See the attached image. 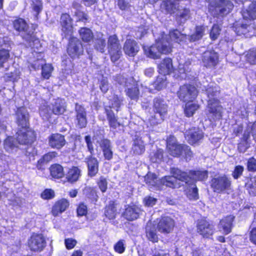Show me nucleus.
Wrapping results in <instances>:
<instances>
[{
    "mask_svg": "<svg viewBox=\"0 0 256 256\" xmlns=\"http://www.w3.org/2000/svg\"><path fill=\"white\" fill-rule=\"evenodd\" d=\"M206 28L203 26L196 28L195 32L192 36H186L181 34L178 30H175L170 32L169 36L164 32L160 34V37L156 39V44L151 46H144L143 48L145 54L148 58L156 59L160 57V54H167L171 52L170 41L178 44L186 42L188 37L190 42H194L200 39L204 36Z\"/></svg>",
    "mask_w": 256,
    "mask_h": 256,
    "instance_id": "f257e3e1",
    "label": "nucleus"
},
{
    "mask_svg": "<svg viewBox=\"0 0 256 256\" xmlns=\"http://www.w3.org/2000/svg\"><path fill=\"white\" fill-rule=\"evenodd\" d=\"M28 115L26 108H18L16 119L20 130L16 133L17 140L16 141L12 136L7 137L4 142V148L6 152L13 153L16 152L18 148V144H27L34 140L36 134L34 131L28 126Z\"/></svg>",
    "mask_w": 256,
    "mask_h": 256,
    "instance_id": "f03ea898",
    "label": "nucleus"
},
{
    "mask_svg": "<svg viewBox=\"0 0 256 256\" xmlns=\"http://www.w3.org/2000/svg\"><path fill=\"white\" fill-rule=\"evenodd\" d=\"M202 90L206 91L209 98L208 104V118L210 122L220 120L222 116V107L220 104L218 100L215 98L219 93V88L214 84L212 83L207 88L204 86Z\"/></svg>",
    "mask_w": 256,
    "mask_h": 256,
    "instance_id": "7ed1b4c3",
    "label": "nucleus"
},
{
    "mask_svg": "<svg viewBox=\"0 0 256 256\" xmlns=\"http://www.w3.org/2000/svg\"><path fill=\"white\" fill-rule=\"evenodd\" d=\"M208 12L214 17L224 16L231 12L234 4L228 0H206Z\"/></svg>",
    "mask_w": 256,
    "mask_h": 256,
    "instance_id": "20e7f679",
    "label": "nucleus"
},
{
    "mask_svg": "<svg viewBox=\"0 0 256 256\" xmlns=\"http://www.w3.org/2000/svg\"><path fill=\"white\" fill-rule=\"evenodd\" d=\"M170 173L172 174V176H165L160 180V189L162 188L163 186L172 188H179L180 184L178 180L185 182H188V176L186 172L173 168L170 169Z\"/></svg>",
    "mask_w": 256,
    "mask_h": 256,
    "instance_id": "39448f33",
    "label": "nucleus"
},
{
    "mask_svg": "<svg viewBox=\"0 0 256 256\" xmlns=\"http://www.w3.org/2000/svg\"><path fill=\"white\" fill-rule=\"evenodd\" d=\"M158 68L159 72L162 75L157 78L152 86L155 90H160L166 85V75L170 74L173 70L172 60L170 58L164 59L158 65Z\"/></svg>",
    "mask_w": 256,
    "mask_h": 256,
    "instance_id": "423d86ee",
    "label": "nucleus"
},
{
    "mask_svg": "<svg viewBox=\"0 0 256 256\" xmlns=\"http://www.w3.org/2000/svg\"><path fill=\"white\" fill-rule=\"evenodd\" d=\"M154 116H152L148 120V127L154 126L160 123L164 120L168 111V106L166 102L160 98H156L154 100Z\"/></svg>",
    "mask_w": 256,
    "mask_h": 256,
    "instance_id": "0eeeda50",
    "label": "nucleus"
},
{
    "mask_svg": "<svg viewBox=\"0 0 256 256\" xmlns=\"http://www.w3.org/2000/svg\"><path fill=\"white\" fill-rule=\"evenodd\" d=\"M198 94L196 88L190 84H184L181 86L178 96L179 98L184 102L192 101Z\"/></svg>",
    "mask_w": 256,
    "mask_h": 256,
    "instance_id": "6e6552de",
    "label": "nucleus"
},
{
    "mask_svg": "<svg viewBox=\"0 0 256 256\" xmlns=\"http://www.w3.org/2000/svg\"><path fill=\"white\" fill-rule=\"evenodd\" d=\"M108 49L112 62H114L120 58L122 52L121 47L116 35H112L109 37Z\"/></svg>",
    "mask_w": 256,
    "mask_h": 256,
    "instance_id": "1a4fd4ad",
    "label": "nucleus"
},
{
    "mask_svg": "<svg viewBox=\"0 0 256 256\" xmlns=\"http://www.w3.org/2000/svg\"><path fill=\"white\" fill-rule=\"evenodd\" d=\"M116 81L121 85H124L126 86H128L129 84H132L134 87L132 88H128L126 91V95L131 99L136 100L138 98V90L137 87V84L133 80V79L130 78L128 80L122 76H120L117 78Z\"/></svg>",
    "mask_w": 256,
    "mask_h": 256,
    "instance_id": "9d476101",
    "label": "nucleus"
},
{
    "mask_svg": "<svg viewBox=\"0 0 256 256\" xmlns=\"http://www.w3.org/2000/svg\"><path fill=\"white\" fill-rule=\"evenodd\" d=\"M46 245V240L41 234H32L28 242V247L30 250L34 252L42 251Z\"/></svg>",
    "mask_w": 256,
    "mask_h": 256,
    "instance_id": "9b49d317",
    "label": "nucleus"
},
{
    "mask_svg": "<svg viewBox=\"0 0 256 256\" xmlns=\"http://www.w3.org/2000/svg\"><path fill=\"white\" fill-rule=\"evenodd\" d=\"M230 182L226 176L214 178L212 180L211 186L214 192H220L229 188Z\"/></svg>",
    "mask_w": 256,
    "mask_h": 256,
    "instance_id": "f8f14e48",
    "label": "nucleus"
},
{
    "mask_svg": "<svg viewBox=\"0 0 256 256\" xmlns=\"http://www.w3.org/2000/svg\"><path fill=\"white\" fill-rule=\"evenodd\" d=\"M24 39L26 42V45L30 47L32 49L38 54V57H42V54L40 51L41 48V44L39 40L36 38L33 32H30L26 36H24Z\"/></svg>",
    "mask_w": 256,
    "mask_h": 256,
    "instance_id": "ddd939ff",
    "label": "nucleus"
},
{
    "mask_svg": "<svg viewBox=\"0 0 256 256\" xmlns=\"http://www.w3.org/2000/svg\"><path fill=\"white\" fill-rule=\"evenodd\" d=\"M83 52L82 45L76 38H70L68 48V53L72 58L78 57Z\"/></svg>",
    "mask_w": 256,
    "mask_h": 256,
    "instance_id": "4468645a",
    "label": "nucleus"
},
{
    "mask_svg": "<svg viewBox=\"0 0 256 256\" xmlns=\"http://www.w3.org/2000/svg\"><path fill=\"white\" fill-rule=\"evenodd\" d=\"M183 146L184 145L177 143L176 138L174 136H170L167 140L168 152L173 156H178L182 154Z\"/></svg>",
    "mask_w": 256,
    "mask_h": 256,
    "instance_id": "2eb2a0df",
    "label": "nucleus"
},
{
    "mask_svg": "<svg viewBox=\"0 0 256 256\" xmlns=\"http://www.w3.org/2000/svg\"><path fill=\"white\" fill-rule=\"evenodd\" d=\"M60 26L62 34L65 37L71 36L73 32L72 20L69 14H64L62 15L60 20Z\"/></svg>",
    "mask_w": 256,
    "mask_h": 256,
    "instance_id": "dca6fc26",
    "label": "nucleus"
},
{
    "mask_svg": "<svg viewBox=\"0 0 256 256\" xmlns=\"http://www.w3.org/2000/svg\"><path fill=\"white\" fill-rule=\"evenodd\" d=\"M198 232L204 237L209 238L214 232V226L206 220H200L197 225Z\"/></svg>",
    "mask_w": 256,
    "mask_h": 256,
    "instance_id": "f3484780",
    "label": "nucleus"
},
{
    "mask_svg": "<svg viewBox=\"0 0 256 256\" xmlns=\"http://www.w3.org/2000/svg\"><path fill=\"white\" fill-rule=\"evenodd\" d=\"M174 226V220L168 216L162 217L160 220L157 228L161 232L168 233L172 230Z\"/></svg>",
    "mask_w": 256,
    "mask_h": 256,
    "instance_id": "a211bd4d",
    "label": "nucleus"
},
{
    "mask_svg": "<svg viewBox=\"0 0 256 256\" xmlns=\"http://www.w3.org/2000/svg\"><path fill=\"white\" fill-rule=\"evenodd\" d=\"M202 62L205 66H214L218 62V54L213 50L205 52L203 54Z\"/></svg>",
    "mask_w": 256,
    "mask_h": 256,
    "instance_id": "6ab92c4d",
    "label": "nucleus"
},
{
    "mask_svg": "<svg viewBox=\"0 0 256 256\" xmlns=\"http://www.w3.org/2000/svg\"><path fill=\"white\" fill-rule=\"evenodd\" d=\"M203 132L198 128H194L186 131L185 134L186 138L192 144H196L202 138Z\"/></svg>",
    "mask_w": 256,
    "mask_h": 256,
    "instance_id": "aec40b11",
    "label": "nucleus"
},
{
    "mask_svg": "<svg viewBox=\"0 0 256 256\" xmlns=\"http://www.w3.org/2000/svg\"><path fill=\"white\" fill-rule=\"evenodd\" d=\"M141 212L140 208L138 206H128L126 208L123 214L126 220H133L138 218Z\"/></svg>",
    "mask_w": 256,
    "mask_h": 256,
    "instance_id": "412c9836",
    "label": "nucleus"
},
{
    "mask_svg": "<svg viewBox=\"0 0 256 256\" xmlns=\"http://www.w3.org/2000/svg\"><path fill=\"white\" fill-rule=\"evenodd\" d=\"M49 145L52 148L60 149L66 144L64 136L61 134H52L48 138Z\"/></svg>",
    "mask_w": 256,
    "mask_h": 256,
    "instance_id": "4be33fe9",
    "label": "nucleus"
},
{
    "mask_svg": "<svg viewBox=\"0 0 256 256\" xmlns=\"http://www.w3.org/2000/svg\"><path fill=\"white\" fill-rule=\"evenodd\" d=\"M188 178L186 184H189L190 180L194 181H203L207 179L208 172L205 170H190L188 173Z\"/></svg>",
    "mask_w": 256,
    "mask_h": 256,
    "instance_id": "5701e85b",
    "label": "nucleus"
},
{
    "mask_svg": "<svg viewBox=\"0 0 256 256\" xmlns=\"http://www.w3.org/2000/svg\"><path fill=\"white\" fill-rule=\"evenodd\" d=\"M139 50V47L136 41L132 40H127L124 46L125 54L129 56H134Z\"/></svg>",
    "mask_w": 256,
    "mask_h": 256,
    "instance_id": "b1692460",
    "label": "nucleus"
},
{
    "mask_svg": "<svg viewBox=\"0 0 256 256\" xmlns=\"http://www.w3.org/2000/svg\"><path fill=\"white\" fill-rule=\"evenodd\" d=\"M234 220V216L231 215L222 218L218 225L220 230L224 234H229L231 232Z\"/></svg>",
    "mask_w": 256,
    "mask_h": 256,
    "instance_id": "393cba45",
    "label": "nucleus"
},
{
    "mask_svg": "<svg viewBox=\"0 0 256 256\" xmlns=\"http://www.w3.org/2000/svg\"><path fill=\"white\" fill-rule=\"evenodd\" d=\"M52 112L54 114H63L66 110V102L62 98H58L54 100L52 103Z\"/></svg>",
    "mask_w": 256,
    "mask_h": 256,
    "instance_id": "a878e982",
    "label": "nucleus"
},
{
    "mask_svg": "<svg viewBox=\"0 0 256 256\" xmlns=\"http://www.w3.org/2000/svg\"><path fill=\"white\" fill-rule=\"evenodd\" d=\"M76 120L78 126L80 128L85 127L87 124V120L84 108L80 105L76 104Z\"/></svg>",
    "mask_w": 256,
    "mask_h": 256,
    "instance_id": "bb28decb",
    "label": "nucleus"
},
{
    "mask_svg": "<svg viewBox=\"0 0 256 256\" xmlns=\"http://www.w3.org/2000/svg\"><path fill=\"white\" fill-rule=\"evenodd\" d=\"M69 206V202L66 199L57 201L53 206L52 210V214L56 216L64 212Z\"/></svg>",
    "mask_w": 256,
    "mask_h": 256,
    "instance_id": "cd10ccee",
    "label": "nucleus"
},
{
    "mask_svg": "<svg viewBox=\"0 0 256 256\" xmlns=\"http://www.w3.org/2000/svg\"><path fill=\"white\" fill-rule=\"evenodd\" d=\"M144 180L150 188L153 190H160V180H157L156 175L148 172L144 177Z\"/></svg>",
    "mask_w": 256,
    "mask_h": 256,
    "instance_id": "c85d7f7f",
    "label": "nucleus"
},
{
    "mask_svg": "<svg viewBox=\"0 0 256 256\" xmlns=\"http://www.w3.org/2000/svg\"><path fill=\"white\" fill-rule=\"evenodd\" d=\"M87 165L88 175L91 177L95 176L98 170V162L96 158L92 156L88 158Z\"/></svg>",
    "mask_w": 256,
    "mask_h": 256,
    "instance_id": "c756f323",
    "label": "nucleus"
},
{
    "mask_svg": "<svg viewBox=\"0 0 256 256\" xmlns=\"http://www.w3.org/2000/svg\"><path fill=\"white\" fill-rule=\"evenodd\" d=\"M100 146L103 151L104 156L106 159L110 160L112 158L110 141L108 140H104L102 141Z\"/></svg>",
    "mask_w": 256,
    "mask_h": 256,
    "instance_id": "7c9ffc66",
    "label": "nucleus"
},
{
    "mask_svg": "<svg viewBox=\"0 0 256 256\" xmlns=\"http://www.w3.org/2000/svg\"><path fill=\"white\" fill-rule=\"evenodd\" d=\"M145 150L144 144L140 138H136L132 144V151L135 154H143Z\"/></svg>",
    "mask_w": 256,
    "mask_h": 256,
    "instance_id": "2f4dec72",
    "label": "nucleus"
},
{
    "mask_svg": "<svg viewBox=\"0 0 256 256\" xmlns=\"http://www.w3.org/2000/svg\"><path fill=\"white\" fill-rule=\"evenodd\" d=\"M242 16L244 19H256V2H253L248 9L244 10Z\"/></svg>",
    "mask_w": 256,
    "mask_h": 256,
    "instance_id": "473e14b6",
    "label": "nucleus"
},
{
    "mask_svg": "<svg viewBox=\"0 0 256 256\" xmlns=\"http://www.w3.org/2000/svg\"><path fill=\"white\" fill-rule=\"evenodd\" d=\"M81 171L79 168L76 166H72L70 168L66 178L68 181L70 182H74L78 180L80 176Z\"/></svg>",
    "mask_w": 256,
    "mask_h": 256,
    "instance_id": "72a5a7b5",
    "label": "nucleus"
},
{
    "mask_svg": "<svg viewBox=\"0 0 256 256\" xmlns=\"http://www.w3.org/2000/svg\"><path fill=\"white\" fill-rule=\"evenodd\" d=\"M192 101L188 102L184 108L185 115L188 117L192 116L195 112L200 108V106L196 102H192Z\"/></svg>",
    "mask_w": 256,
    "mask_h": 256,
    "instance_id": "f704fd0d",
    "label": "nucleus"
},
{
    "mask_svg": "<svg viewBox=\"0 0 256 256\" xmlns=\"http://www.w3.org/2000/svg\"><path fill=\"white\" fill-rule=\"evenodd\" d=\"M14 26L16 30L24 32L25 33V34L23 36L24 38L30 32H32V30H28V25L24 20L22 18L15 20L14 22Z\"/></svg>",
    "mask_w": 256,
    "mask_h": 256,
    "instance_id": "c9c22d12",
    "label": "nucleus"
},
{
    "mask_svg": "<svg viewBox=\"0 0 256 256\" xmlns=\"http://www.w3.org/2000/svg\"><path fill=\"white\" fill-rule=\"evenodd\" d=\"M250 134L253 140L256 142V122L254 124H248L244 130V138L246 140H249Z\"/></svg>",
    "mask_w": 256,
    "mask_h": 256,
    "instance_id": "e433bc0d",
    "label": "nucleus"
},
{
    "mask_svg": "<svg viewBox=\"0 0 256 256\" xmlns=\"http://www.w3.org/2000/svg\"><path fill=\"white\" fill-rule=\"evenodd\" d=\"M190 64V61H186L184 64H182V62L179 64L178 70L180 74L178 76L181 78L186 79L188 77V72H190L188 70Z\"/></svg>",
    "mask_w": 256,
    "mask_h": 256,
    "instance_id": "4c0bfd02",
    "label": "nucleus"
},
{
    "mask_svg": "<svg viewBox=\"0 0 256 256\" xmlns=\"http://www.w3.org/2000/svg\"><path fill=\"white\" fill-rule=\"evenodd\" d=\"M250 26L246 24L236 22L234 24L233 29L238 35H244L247 36L248 28Z\"/></svg>",
    "mask_w": 256,
    "mask_h": 256,
    "instance_id": "58836bf2",
    "label": "nucleus"
},
{
    "mask_svg": "<svg viewBox=\"0 0 256 256\" xmlns=\"http://www.w3.org/2000/svg\"><path fill=\"white\" fill-rule=\"evenodd\" d=\"M58 156V153L56 152H51L45 154L42 158L38 162L37 167L38 169L41 168V165L45 163H48L52 161Z\"/></svg>",
    "mask_w": 256,
    "mask_h": 256,
    "instance_id": "ea45409f",
    "label": "nucleus"
},
{
    "mask_svg": "<svg viewBox=\"0 0 256 256\" xmlns=\"http://www.w3.org/2000/svg\"><path fill=\"white\" fill-rule=\"evenodd\" d=\"M50 172L51 176L54 178H59L64 176L62 166L58 164L52 166L50 168Z\"/></svg>",
    "mask_w": 256,
    "mask_h": 256,
    "instance_id": "a19ab883",
    "label": "nucleus"
},
{
    "mask_svg": "<svg viewBox=\"0 0 256 256\" xmlns=\"http://www.w3.org/2000/svg\"><path fill=\"white\" fill-rule=\"evenodd\" d=\"M79 34L82 40L85 42H88L93 38L91 30L86 28H81L79 30Z\"/></svg>",
    "mask_w": 256,
    "mask_h": 256,
    "instance_id": "79ce46f5",
    "label": "nucleus"
},
{
    "mask_svg": "<svg viewBox=\"0 0 256 256\" xmlns=\"http://www.w3.org/2000/svg\"><path fill=\"white\" fill-rule=\"evenodd\" d=\"M244 60L250 64H256V48L250 49L244 56Z\"/></svg>",
    "mask_w": 256,
    "mask_h": 256,
    "instance_id": "37998d69",
    "label": "nucleus"
},
{
    "mask_svg": "<svg viewBox=\"0 0 256 256\" xmlns=\"http://www.w3.org/2000/svg\"><path fill=\"white\" fill-rule=\"evenodd\" d=\"M104 214L109 220L115 218L116 216V208L114 202H110L108 206H106L104 210Z\"/></svg>",
    "mask_w": 256,
    "mask_h": 256,
    "instance_id": "c03bdc74",
    "label": "nucleus"
},
{
    "mask_svg": "<svg viewBox=\"0 0 256 256\" xmlns=\"http://www.w3.org/2000/svg\"><path fill=\"white\" fill-rule=\"evenodd\" d=\"M245 186L248 190L250 194L255 196L256 194V178H251L247 179Z\"/></svg>",
    "mask_w": 256,
    "mask_h": 256,
    "instance_id": "a18cd8bd",
    "label": "nucleus"
},
{
    "mask_svg": "<svg viewBox=\"0 0 256 256\" xmlns=\"http://www.w3.org/2000/svg\"><path fill=\"white\" fill-rule=\"evenodd\" d=\"M52 114V110L46 105L42 106L40 109V114L44 120H48L51 114Z\"/></svg>",
    "mask_w": 256,
    "mask_h": 256,
    "instance_id": "49530a36",
    "label": "nucleus"
},
{
    "mask_svg": "<svg viewBox=\"0 0 256 256\" xmlns=\"http://www.w3.org/2000/svg\"><path fill=\"white\" fill-rule=\"evenodd\" d=\"M146 236L148 238L153 242H158V237L154 228H151L148 225L146 228Z\"/></svg>",
    "mask_w": 256,
    "mask_h": 256,
    "instance_id": "de8ad7c7",
    "label": "nucleus"
},
{
    "mask_svg": "<svg viewBox=\"0 0 256 256\" xmlns=\"http://www.w3.org/2000/svg\"><path fill=\"white\" fill-rule=\"evenodd\" d=\"M106 112L107 114L108 119L109 121L110 126L114 128H116L119 126L118 123L117 122V120L113 114V112L107 108H106Z\"/></svg>",
    "mask_w": 256,
    "mask_h": 256,
    "instance_id": "09e8293b",
    "label": "nucleus"
},
{
    "mask_svg": "<svg viewBox=\"0 0 256 256\" xmlns=\"http://www.w3.org/2000/svg\"><path fill=\"white\" fill-rule=\"evenodd\" d=\"M189 199L196 200L198 198V190L195 184H192L191 188L186 192Z\"/></svg>",
    "mask_w": 256,
    "mask_h": 256,
    "instance_id": "8fccbe9b",
    "label": "nucleus"
},
{
    "mask_svg": "<svg viewBox=\"0 0 256 256\" xmlns=\"http://www.w3.org/2000/svg\"><path fill=\"white\" fill-rule=\"evenodd\" d=\"M42 75L43 78L48 79L51 76L53 67L50 64H46L42 66Z\"/></svg>",
    "mask_w": 256,
    "mask_h": 256,
    "instance_id": "3c124183",
    "label": "nucleus"
},
{
    "mask_svg": "<svg viewBox=\"0 0 256 256\" xmlns=\"http://www.w3.org/2000/svg\"><path fill=\"white\" fill-rule=\"evenodd\" d=\"M220 31L221 28L220 26L217 24H214L210 32V38L214 40H216L220 34Z\"/></svg>",
    "mask_w": 256,
    "mask_h": 256,
    "instance_id": "603ef678",
    "label": "nucleus"
},
{
    "mask_svg": "<svg viewBox=\"0 0 256 256\" xmlns=\"http://www.w3.org/2000/svg\"><path fill=\"white\" fill-rule=\"evenodd\" d=\"M162 150L161 149H158L150 156V160L152 162H160L162 160Z\"/></svg>",
    "mask_w": 256,
    "mask_h": 256,
    "instance_id": "864d4df0",
    "label": "nucleus"
},
{
    "mask_svg": "<svg viewBox=\"0 0 256 256\" xmlns=\"http://www.w3.org/2000/svg\"><path fill=\"white\" fill-rule=\"evenodd\" d=\"M9 56L8 50H0V68L3 66V64L8 60Z\"/></svg>",
    "mask_w": 256,
    "mask_h": 256,
    "instance_id": "5fc2aeb1",
    "label": "nucleus"
},
{
    "mask_svg": "<svg viewBox=\"0 0 256 256\" xmlns=\"http://www.w3.org/2000/svg\"><path fill=\"white\" fill-rule=\"evenodd\" d=\"M110 100L111 104H110L109 107L118 111V108L120 106L122 100L120 99L117 96H114L112 100Z\"/></svg>",
    "mask_w": 256,
    "mask_h": 256,
    "instance_id": "6e6d98bb",
    "label": "nucleus"
},
{
    "mask_svg": "<svg viewBox=\"0 0 256 256\" xmlns=\"http://www.w3.org/2000/svg\"><path fill=\"white\" fill-rule=\"evenodd\" d=\"M125 241L120 240L114 246L115 251L119 254H122L125 250Z\"/></svg>",
    "mask_w": 256,
    "mask_h": 256,
    "instance_id": "4d7b16f0",
    "label": "nucleus"
},
{
    "mask_svg": "<svg viewBox=\"0 0 256 256\" xmlns=\"http://www.w3.org/2000/svg\"><path fill=\"white\" fill-rule=\"evenodd\" d=\"M40 196L44 200L52 199L54 196V192L52 189H46L42 192Z\"/></svg>",
    "mask_w": 256,
    "mask_h": 256,
    "instance_id": "13d9d810",
    "label": "nucleus"
},
{
    "mask_svg": "<svg viewBox=\"0 0 256 256\" xmlns=\"http://www.w3.org/2000/svg\"><path fill=\"white\" fill-rule=\"evenodd\" d=\"M156 198L150 196H146L143 200L144 206H153L156 204Z\"/></svg>",
    "mask_w": 256,
    "mask_h": 256,
    "instance_id": "bf43d9fd",
    "label": "nucleus"
},
{
    "mask_svg": "<svg viewBox=\"0 0 256 256\" xmlns=\"http://www.w3.org/2000/svg\"><path fill=\"white\" fill-rule=\"evenodd\" d=\"M32 9L36 14L38 15L42 10V0H34L32 1Z\"/></svg>",
    "mask_w": 256,
    "mask_h": 256,
    "instance_id": "052dcab7",
    "label": "nucleus"
},
{
    "mask_svg": "<svg viewBox=\"0 0 256 256\" xmlns=\"http://www.w3.org/2000/svg\"><path fill=\"white\" fill-rule=\"evenodd\" d=\"M88 212L87 206L84 203H80L77 208V213L79 216H86Z\"/></svg>",
    "mask_w": 256,
    "mask_h": 256,
    "instance_id": "680f3d73",
    "label": "nucleus"
},
{
    "mask_svg": "<svg viewBox=\"0 0 256 256\" xmlns=\"http://www.w3.org/2000/svg\"><path fill=\"white\" fill-rule=\"evenodd\" d=\"M107 181L106 180L103 176H100V180L98 182V184L100 190L104 192L107 189Z\"/></svg>",
    "mask_w": 256,
    "mask_h": 256,
    "instance_id": "e2e57ef3",
    "label": "nucleus"
},
{
    "mask_svg": "<svg viewBox=\"0 0 256 256\" xmlns=\"http://www.w3.org/2000/svg\"><path fill=\"white\" fill-rule=\"evenodd\" d=\"M248 140H246L244 138V136L242 138V141L238 145V150L240 152H244L246 151L248 147Z\"/></svg>",
    "mask_w": 256,
    "mask_h": 256,
    "instance_id": "0e129e2a",
    "label": "nucleus"
},
{
    "mask_svg": "<svg viewBox=\"0 0 256 256\" xmlns=\"http://www.w3.org/2000/svg\"><path fill=\"white\" fill-rule=\"evenodd\" d=\"M106 46L105 40L102 38L97 40L96 42V48L102 52H104V48Z\"/></svg>",
    "mask_w": 256,
    "mask_h": 256,
    "instance_id": "69168bd1",
    "label": "nucleus"
},
{
    "mask_svg": "<svg viewBox=\"0 0 256 256\" xmlns=\"http://www.w3.org/2000/svg\"><path fill=\"white\" fill-rule=\"evenodd\" d=\"M244 172V167L241 166H237L235 167L232 172V176L234 178H238Z\"/></svg>",
    "mask_w": 256,
    "mask_h": 256,
    "instance_id": "338daca9",
    "label": "nucleus"
},
{
    "mask_svg": "<svg viewBox=\"0 0 256 256\" xmlns=\"http://www.w3.org/2000/svg\"><path fill=\"white\" fill-rule=\"evenodd\" d=\"M248 169L250 171H256V160L252 158L248 160L247 164Z\"/></svg>",
    "mask_w": 256,
    "mask_h": 256,
    "instance_id": "774afa93",
    "label": "nucleus"
}]
</instances>
